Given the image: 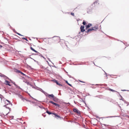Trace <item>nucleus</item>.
I'll list each match as a JSON object with an SVG mask.
<instances>
[{
  "instance_id": "obj_1",
  "label": "nucleus",
  "mask_w": 129,
  "mask_h": 129,
  "mask_svg": "<svg viewBox=\"0 0 129 129\" xmlns=\"http://www.w3.org/2000/svg\"><path fill=\"white\" fill-rule=\"evenodd\" d=\"M59 40L60 39L58 37H54L51 40H49L48 41L50 42H52L55 43H57L59 42L60 44L61 45L62 44H64L65 43L64 41H59Z\"/></svg>"
},
{
  "instance_id": "obj_2",
  "label": "nucleus",
  "mask_w": 129,
  "mask_h": 129,
  "mask_svg": "<svg viewBox=\"0 0 129 129\" xmlns=\"http://www.w3.org/2000/svg\"><path fill=\"white\" fill-rule=\"evenodd\" d=\"M73 111L78 115L80 114V112L75 107L73 108Z\"/></svg>"
},
{
  "instance_id": "obj_3",
  "label": "nucleus",
  "mask_w": 129,
  "mask_h": 129,
  "mask_svg": "<svg viewBox=\"0 0 129 129\" xmlns=\"http://www.w3.org/2000/svg\"><path fill=\"white\" fill-rule=\"evenodd\" d=\"M49 103H51V104H53V105L57 107H59L60 106L58 104L56 103H54L53 101H50L49 102Z\"/></svg>"
},
{
  "instance_id": "obj_4",
  "label": "nucleus",
  "mask_w": 129,
  "mask_h": 129,
  "mask_svg": "<svg viewBox=\"0 0 129 129\" xmlns=\"http://www.w3.org/2000/svg\"><path fill=\"white\" fill-rule=\"evenodd\" d=\"M80 29L81 32H84L85 30L84 29V26L83 25H82L80 27Z\"/></svg>"
},
{
  "instance_id": "obj_5",
  "label": "nucleus",
  "mask_w": 129,
  "mask_h": 129,
  "mask_svg": "<svg viewBox=\"0 0 129 129\" xmlns=\"http://www.w3.org/2000/svg\"><path fill=\"white\" fill-rule=\"evenodd\" d=\"M92 28L93 29V30L94 31L96 30L99 29L98 25H95L94 27H92Z\"/></svg>"
},
{
  "instance_id": "obj_6",
  "label": "nucleus",
  "mask_w": 129,
  "mask_h": 129,
  "mask_svg": "<svg viewBox=\"0 0 129 129\" xmlns=\"http://www.w3.org/2000/svg\"><path fill=\"white\" fill-rule=\"evenodd\" d=\"M92 26V24H91L89 23L87 25L85 26L86 29H88V28L90 26Z\"/></svg>"
},
{
  "instance_id": "obj_7",
  "label": "nucleus",
  "mask_w": 129,
  "mask_h": 129,
  "mask_svg": "<svg viewBox=\"0 0 129 129\" xmlns=\"http://www.w3.org/2000/svg\"><path fill=\"white\" fill-rule=\"evenodd\" d=\"M53 114L54 115L55 117L57 119L60 118V117L56 113H54V114Z\"/></svg>"
},
{
  "instance_id": "obj_8",
  "label": "nucleus",
  "mask_w": 129,
  "mask_h": 129,
  "mask_svg": "<svg viewBox=\"0 0 129 129\" xmlns=\"http://www.w3.org/2000/svg\"><path fill=\"white\" fill-rule=\"evenodd\" d=\"M5 84L6 85H8L9 86H11V85L10 84V82L6 80L5 81Z\"/></svg>"
},
{
  "instance_id": "obj_9",
  "label": "nucleus",
  "mask_w": 129,
  "mask_h": 129,
  "mask_svg": "<svg viewBox=\"0 0 129 129\" xmlns=\"http://www.w3.org/2000/svg\"><path fill=\"white\" fill-rule=\"evenodd\" d=\"M25 76V77L26 78V79H28V80H32V79L30 77H29L27 76H26V75Z\"/></svg>"
},
{
  "instance_id": "obj_10",
  "label": "nucleus",
  "mask_w": 129,
  "mask_h": 129,
  "mask_svg": "<svg viewBox=\"0 0 129 129\" xmlns=\"http://www.w3.org/2000/svg\"><path fill=\"white\" fill-rule=\"evenodd\" d=\"M93 28H92V27L91 28L88 29L87 30V31L86 32L87 33H88L90 32H91V31L93 30Z\"/></svg>"
},
{
  "instance_id": "obj_11",
  "label": "nucleus",
  "mask_w": 129,
  "mask_h": 129,
  "mask_svg": "<svg viewBox=\"0 0 129 129\" xmlns=\"http://www.w3.org/2000/svg\"><path fill=\"white\" fill-rule=\"evenodd\" d=\"M46 112L49 115H50V114H54V113H53L49 112L48 110H46Z\"/></svg>"
},
{
  "instance_id": "obj_12",
  "label": "nucleus",
  "mask_w": 129,
  "mask_h": 129,
  "mask_svg": "<svg viewBox=\"0 0 129 129\" xmlns=\"http://www.w3.org/2000/svg\"><path fill=\"white\" fill-rule=\"evenodd\" d=\"M24 81L25 82V83H27V84H29V82L28 81H27L26 80V79H25Z\"/></svg>"
},
{
  "instance_id": "obj_13",
  "label": "nucleus",
  "mask_w": 129,
  "mask_h": 129,
  "mask_svg": "<svg viewBox=\"0 0 129 129\" xmlns=\"http://www.w3.org/2000/svg\"><path fill=\"white\" fill-rule=\"evenodd\" d=\"M30 49L32 50L33 51H34L36 53H38V51H36L33 48H32V47H30Z\"/></svg>"
},
{
  "instance_id": "obj_14",
  "label": "nucleus",
  "mask_w": 129,
  "mask_h": 129,
  "mask_svg": "<svg viewBox=\"0 0 129 129\" xmlns=\"http://www.w3.org/2000/svg\"><path fill=\"white\" fill-rule=\"evenodd\" d=\"M53 100L55 102L57 101V99L56 97H54L53 99Z\"/></svg>"
},
{
  "instance_id": "obj_15",
  "label": "nucleus",
  "mask_w": 129,
  "mask_h": 129,
  "mask_svg": "<svg viewBox=\"0 0 129 129\" xmlns=\"http://www.w3.org/2000/svg\"><path fill=\"white\" fill-rule=\"evenodd\" d=\"M48 96L49 97L50 96H51L53 98H54V96L53 95V94H49L48 95Z\"/></svg>"
},
{
  "instance_id": "obj_16",
  "label": "nucleus",
  "mask_w": 129,
  "mask_h": 129,
  "mask_svg": "<svg viewBox=\"0 0 129 129\" xmlns=\"http://www.w3.org/2000/svg\"><path fill=\"white\" fill-rule=\"evenodd\" d=\"M10 108H9V111H8V112L7 113H6L7 112H6V111L5 112V113H6V116L10 112Z\"/></svg>"
},
{
  "instance_id": "obj_17",
  "label": "nucleus",
  "mask_w": 129,
  "mask_h": 129,
  "mask_svg": "<svg viewBox=\"0 0 129 129\" xmlns=\"http://www.w3.org/2000/svg\"><path fill=\"white\" fill-rule=\"evenodd\" d=\"M109 90L110 91H111L113 92H114L115 91L114 90H113L112 89H110V88H109Z\"/></svg>"
},
{
  "instance_id": "obj_18",
  "label": "nucleus",
  "mask_w": 129,
  "mask_h": 129,
  "mask_svg": "<svg viewBox=\"0 0 129 129\" xmlns=\"http://www.w3.org/2000/svg\"><path fill=\"white\" fill-rule=\"evenodd\" d=\"M86 22L84 21H83L82 23L84 25H86Z\"/></svg>"
},
{
  "instance_id": "obj_19",
  "label": "nucleus",
  "mask_w": 129,
  "mask_h": 129,
  "mask_svg": "<svg viewBox=\"0 0 129 129\" xmlns=\"http://www.w3.org/2000/svg\"><path fill=\"white\" fill-rule=\"evenodd\" d=\"M20 73L22 75L25 76V75L22 72H20Z\"/></svg>"
},
{
  "instance_id": "obj_20",
  "label": "nucleus",
  "mask_w": 129,
  "mask_h": 129,
  "mask_svg": "<svg viewBox=\"0 0 129 129\" xmlns=\"http://www.w3.org/2000/svg\"><path fill=\"white\" fill-rule=\"evenodd\" d=\"M22 39H23L25 40H26V41H28V40L27 39L25 38H22Z\"/></svg>"
},
{
  "instance_id": "obj_21",
  "label": "nucleus",
  "mask_w": 129,
  "mask_h": 129,
  "mask_svg": "<svg viewBox=\"0 0 129 129\" xmlns=\"http://www.w3.org/2000/svg\"><path fill=\"white\" fill-rule=\"evenodd\" d=\"M7 102L9 103H10V102L8 100H6V101H5V102Z\"/></svg>"
},
{
  "instance_id": "obj_22",
  "label": "nucleus",
  "mask_w": 129,
  "mask_h": 129,
  "mask_svg": "<svg viewBox=\"0 0 129 129\" xmlns=\"http://www.w3.org/2000/svg\"><path fill=\"white\" fill-rule=\"evenodd\" d=\"M56 83V84H57V85H61L60 84H59V83H58V82H57Z\"/></svg>"
},
{
  "instance_id": "obj_23",
  "label": "nucleus",
  "mask_w": 129,
  "mask_h": 129,
  "mask_svg": "<svg viewBox=\"0 0 129 129\" xmlns=\"http://www.w3.org/2000/svg\"><path fill=\"white\" fill-rule=\"evenodd\" d=\"M17 34H18V35H20V36H22V35H21L19 33H17Z\"/></svg>"
},
{
  "instance_id": "obj_24",
  "label": "nucleus",
  "mask_w": 129,
  "mask_h": 129,
  "mask_svg": "<svg viewBox=\"0 0 129 129\" xmlns=\"http://www.w3.org/2000/svg\"><path fill=\"white\" fill-rule=\"evenodd\" d=\"M66 82H67V83L69 85H70V86H71V85L70 84H69V83H68L67 81Z\"/></svg>"
},
{
  "instance_id": "obj_25",
  "label": "nucleus",
  "mask_w": 129,
  "mask_h": 129,
  "mask_svg": "<svg viewBox=\"0 0 129 129\" xmlns=\"http://www.w3.org/2000/svg\"><path fill=\"white\" fill-rule=\"evenodd\" d=\"M54 82L56 83L57 82H58V81L56 80H55L54 81Z\"/></svg>"
},
{
  "instance_id": "obj_26",
  "label": "nucleus",
  "mask_w": 129,
  "mask_h": 129,
  "mask_svg": "<svg viewBox=\"0 0 129 129\" xmlns=\"http://www.w3.org/2000/svg\"><path fill=\"white\" fill-rule=\"evenodd\" d=\"M54 82L56 83L57 82H58V81L56 80H55L54 81Z\"/></svg>"
},
{
  "instance_id": "obj_27",
  "label": "nucleus",
  "mask_w": 129,
  "mask_h": 129,
  "mask_svg": "<svg viewBox=\"0 0 129 129\" xmlns=\"http://www.w3.org/2000/svg\"><path fill=\"white\" fill-rule=\"evenodd\" d=\"M97 3L98 2H97V1H96L94 3V4H95V3Z\"/></svg>"
},
{
  "instance_id": "obj_28",
  "label": "nucleus",
  "mask_w": 129,
  "mask_h": 129,
  "mask_svg": "<svg viewBox=\"0 0 129 129\" xmlns=\"http://www.w3.org/2000/svg\"><path fill=\"white\" fill-rule=\"evenodd\" d=\"M79 81L81 82H83V83H85V82H83V81H80V80Z\"/></svg>"
},
{
  "instance_id": "obj_29",
  "label": "nucleus",
  "mask_w": 129,
  "mask_h": 129,
  "mask_svg": "<svg viewBox=\"0 0 129 129\" xmlns=\"http://www.w3.org/2000/svg\"><path fill=\"white\" fill-rule=\"evenodd\" d=\"M25 100V99H23V101H24V100Z\"/></svg>"
},
{
  "instance_id": "obj_30",
  "label": "nucleus",
  "mask_w": 129,
  "mask_h": 129,
  "mask_svg": "<svg viewBox=\"0 0 129 129\" xmlns=\"http://www.w3.org/2000/svg\"><path fill=\"white\" fill-rule=\"evenodd\" d=\"M18 73H20V72H21V71H18Z\"/></svg>"
},
{
  "instance_id": "obj_31",
  "label": "nucleus",
  "mask_w": 129,
  "mask_h": 129,
  "mask_svg": "<svg viewBox=\"0 0 129 129\" xmlns=\"http://www.w3.org/2000/svg\"><path fill=\"white\" fill-rule=\"evenodd\" d=\"M42 115L44 117H45V115H43V114H42Z\"/></svg>"
},
{
  "instance_id": "obj_32",
  "label": "nucleus",
  "mask_w": 129,
  "mask_h": 129,
  "mask_svg": "<svg viewBox=\"0 0 129 129\" xmlns=\"http://www.w3.org/2000/svg\"><path fill=\"white\" fill-rule=\"evenodd\" d=\"M71 14L73 15V13H71Z\"/></svg>"
},
{
  "instance_id": "obj_33",
  "label": "nucleus",
  "mask_w": 129,
  "mask_h": 129,
  "mask_svg": "<svg viewBox=\"0 0 129 129\" xmlns=\"http://www.w3.org/2000/svg\"><path fill=\"white\" fill-rule=\"evenodd\" d=\"M0 47H2V46L0 45Z\"/></svg>"
},
{
  "instance_id": "obj_34",
  "label": "nucleus",
  "mask_w": 129,
  "mask_h": 129,
  "mask_svg": "<svg viewBox=\"0 0 129 129\" xmlns=\"http://www.w3.org/2000/svg\"><path fill=\"white\" fill-rule=\"evenodd\" d=\"M73 16L74 14V13H73Z\"/></svg>"
}]
</instances>
